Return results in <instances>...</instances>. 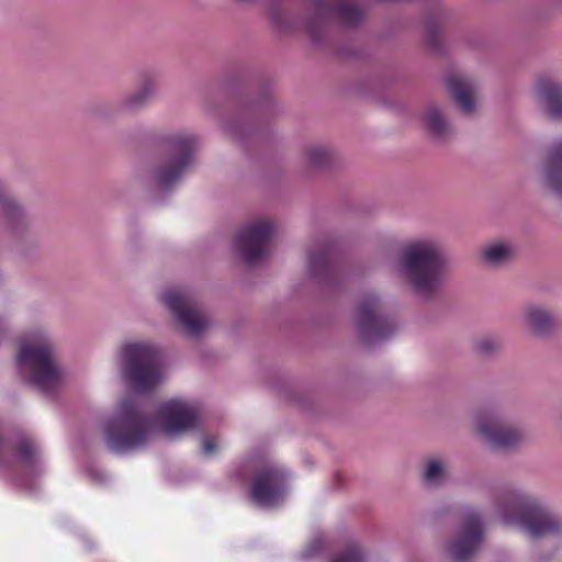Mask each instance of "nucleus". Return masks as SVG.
<instances>
[{"label": "nucleus", "instance_id": "1", "mask_svg": "<svg viewBox=\"0 0 562 562\" xmlns=\"http://www.w3.org/2000/svg\"><path fill=\"white\" fill-rule=\"evenodd\" d=\"M201 409L188 398L162 402L149 414L137 401H122L104 424V439L110 450L125 453L144 447L158 435L178 437L198 427Z\"/></svg>", "mask_w": 562, "mask_h": 562}, {"label": "nucleus", "instance_id": "2", "mask_svg": "<svg viewBox=\"0 0 562 562\" xmlns=\"http://www.w3.org/2000/svg\"><path fill=\"white\" fill-rule=\"evenodd\" d=\"M397 273L422 297L435 295L443 280V255L440 245L430 238H418L402 246Z\"/></svg>", "mask_w": 562, "mask_h": 562}, {"label": "nucleus", "instance_id": "3", "mask_svg": "<svg viewBox=\"0 0 562 562\" xmlns=\"http://www.w3.org/2000/svg\"><path fill=\"white\" fill-rule=\"evenodd\" d=\"M19 375L44 394L57 391L64 382V371L58 364L52 341L43 334L26 338L16 356Z\"/></svg>", "mask_w": 562, "mask_h": 562}, {"label": "nucleus", "instance_id": "4", "mask_svg": "<svg viewBox=\"0 0 562 562\" xmlns=\"http://www.w3.org/2000/svg\"><path fill=\"white\" fill-rule=\"evenodd\" d=\"M499 516L506 525L519 528L530 537L562 532V517L522 491H512L504 495Z\"/></svg>", "mask_w": 562, "mask_h": 562}, {"label": "nucleus", "instance_id": "5", "mask_svg": "<svg viewBox=\"0 0 562 562\" xmlns=\"http://www.w3.org/2000/svg\"><path fill=\"white\" fill-rule=\"evenodd\" d=\"M159 355L158 346L149 340H131L122 345L121 371L134 390L149 391L165 381L167 370L160 363Z\"/></svg>", "mask_w": 562, "mask_h": 562}, {"label": "nucleus", "instance_id": "6", "mask_svg": "<svg viewBox=\"0 0 562 562\" xmlns=\"http://www.w3.org/2000/svg\"><path fill=\"white\" fill-rule=\"evenodd\" d=\"M168 156L151 171L153 184L167 191L188 172L194 160L199 137L191 131H177L164 138Z\"/></svg>", "mask_w": 562, "mask_h": 562}, {"label": "nucleus", "instance_id": "7", "mask_svg": "<svg viewBox=\"0 0 562 562\" xmlns=\"http://www.w3.org/2000/svg\"><path fill=\"white\" fill-rule=\"evenodd\" d=\"M257 473L251 483L250 495L262 508H274L285 498L289 475L284 468L270 458L251 459Z\"/></svg>", "mask_w": 562, "mask_h": 562}, {"label": "nucleus", "instance_id": "8", "mask_svg": "<svg viewBox=\"0 0 562 562\" xmlns=\"http://www.w3.org/2000/svg\"><path fill=\"white\" fill-rule=\"evenodd\" d=\"M160 300L187 336L198 337L210 326L209 315L198 307L188 291L168 288L160 294Z\"/></svg>", "mask_w": 562, "mask_h": 562}, {"label": "nucleus", "instance_id": "9", "mask_svg": "<svg viewBox=\"0 0 562 562\" xmlns=\"http://www.w3.org/2000/svg\"><path fill=\"white\" fill-rule=\"evenodd\" d=\"M273 235V226L268 220L249 224L237 236L236 247L247 263H256L263 259L269 250Z\"/></svg>", "mask_w": 562, "mask_h": 562}, {"label": "nucleus", "instance_id": "10", "mask_svg": "<svg viewBox=\"0 0 562 562\" xmlns=\"http://www.w3.org/2000/svg\"><path fill=\"white\" fill-rule=\"evenodd\" d=\"M476 431L494 449H507L522 442L525 429L509 425L499 415L481 416L476 422Z\"/></svg>", "mask_w": 562, "mask_h": 562}, {"label": "nucleus", "instance_id": "11", "mask_svg": "<svg viewBox=\"0 0 562 562\" xmlns=\"http://www.w3.org/2000/svg\"><path fill=\"white\" fill-rule=\"evenodd\" d=\"M483 539V526L474 509L462 513L461 526L448 546V552L457 562H463L479 548Z\"/></svg>", "mask_w": 562, "mask_h": 562}, {"label": "nucleus", "instance_id": "12", "mask_svg": "<svg viewBox=\"0 0 562 562\" xmlns=\"http://www.w3.org/2000/svg\"><path fill=\"white\" fill-rule=\"evenodd\" d=\"M356 323L360 336L368 342L381 340L392 330V324L380 313L379 301L374 295H368L360 301Z\"/></svg>", "mask_w": 562, "mask_h": 562}, {"label": "nucleus", "instance_id": "13", "mask_svg": "<svg viewBox=\"0 0 562 562\" xmlns=\"http://www.w3.org/2000/svg\"><path fill=\"white\" fill-rule=\"evenodd\" d=\"M541 183L549 192L562 196V140L553 145L546 159Z\"/></svg>", "mask_w": 562, "mask_h": 562}, {"label": "nucleus", "instance_id": "14", "mask_svg": "<svg viewBox=\"0 0 562 562\" xmlns=\"http://www.w3.org/2000/svg\"><path fill=\"white\" fill-rule=\"evenodd\" d=\"M447 88L459 109L464 113H471L474 109V83L462 76L451 75L447 78Z\"/></svg>", "mask_w": 562, "mask_h": 562}, {"label": "nucleus", "instance_id": "15", "mask_svg": "<svg viewBox=\"0 0 562 562\" xmlns=\"http://www.w3.org/2000/svg\"><path fill=\"white\" fill-rule=\"evenodd\" d=\"M420 476L428 486H439L446 483L449 477L447 461L439 457H429L422 463Z\"/></svg>", "mask_w": 562, "mask_h": 562}, {"label": "nucleus", "instance_id": "16", "mask_svg": "<svg viewBox=\"0 0 562 562\" xmlns=\"http://www.w3.org/2000/svg\"><path fill=\"white\" fill-rule=\"evenodd\" d=\"M537 93L549 114L562 119V88L551 81H542L537 87Z\"/></svg>", "mask_w": 562, "mask_h": 562}, {"label": "nucleus", "instance_id": "17", "mask_svg": "<svg viewBox=\"0 0 562 562\" xmlns=\"http://www.w3.org/2000/svg\"><path fill=\"white\" fill-rule=\"evenodd\" d=\"M331 268V248L328 245L317 246L308 251L307 270L311 277L323 279Z\"/></svg>", "mask_w": 562, "mask_h": 562}, {"label": "nucleus", "instance_id": "18", "mask_svg": "<svg viewBox=\"0 0 562 562\" xmlns=\"http://www.w3.org/2000/svg\"><path fill=\"white\" fill-rule=\"evenodd\" d=\"M157 79L151 75L144 76L137 89L127 95L123 101V106L126 109H138L144 106L157 92Z\"/></svg>", "mask_w": 562, "mask_h": 562}, {"label": "nucleus", "instance_id": "19", "mask_svg": "<svg viewBox=\"0 0 562 562\" xmlns=\"http://www.w3.org/2000/svg\"><path fill=\"white\" fill-rule=\"evenodd\" d=\"M423 122L425 128L435 137L443 138L452 132L451 124L442 110L436 104H430L426 108L423 114Z\"/></svg>", "mask_w": 562, "mask_h": 562}, {"label": "nucleus", "instance_id": "20", "mask_svg": "<svg viewBox=\"0 0 562 562\" xmlns=\"http://www.w3.org/2000/svg\"><path fill=\"white\" fill-rule=\"evenodd\" d=\"M526 324L537 334H544L553 326L550 312L540 305H528L524 308Z\"/></svg>", "mask_w": 562, "mask_h": 562}, {"label": "nucleus", "instance_id": "21", "mask_svg": "<svg viewBox=\"0 0 562 562\" xmlns=\"http://www.w3.org/2000/svg\"><path fill=\"white\" fill-rule=\"evenodd\" d=\"M327 14H333L347 24H352L361 19L362 10L351 0H330Z\"/></svg>", "mask_w": 562, "mask_h": 562}, {"label": "nucleus", "instance_id": "22", "mask_svg": "<svg viewBox=\"0 0 562 562\" xmlns=\"http://www.w3.org/2000/svg\"><path fill=\"white\" fill-rule=\"evenodd\" d=\"M302 159L306 168L317 169L329 162L330 151L325 146L312 145L305 148Z\"/></svg>", "mask_w": 562, "mask_h": 562}, {"label": "nucleus", "instance_id": "23", "mask_svg": "<svg viewBox=\"0 0 562 562\" xmlns=\"http://www.w3.org/2000/svg\"><path fill=\"white\" fill-rule=\"evenodd\" d=\"M513 247L508 243L497 241L490 244L483 250V258L490 265H501L513 256Z\"/></svg>", "mask_w": 562, "mask_h": 562}, {"label": "nucleus", "instance_id": "24", "mask_svg": "<svg viewBox=\"0 0 562 562\" xmlns=\"http://www.w3.org/2000/svg\"><path fill=\"white\" fill-rule=\"evenodd\" d=\"M15 450L18 460L24 464H33L40 461L41 449L31 438H21Z\"/></svg>", "mask_w": 562, "mask_h": 562}, {"label": "nucleus", "instance_id": "25", "mask_svg": "<svg viewBox=\"0 0 562 562\" xmlns=\"http://www.w3.org/2000/svg\"><path fill=\"white\" fill-rule=\"evenodd\" d=\"M330 562H370V559L362 548L351 546L337 554Z\"/></svg>", "mask_w": 562, "mask_h": 562}, {"label": "nucleus", "instance_id": "26", "mask_svg": "<svg viewBox=\"0 0 562 562\" xmlns=\"http://www.w3.org/2000/svg\"><path fill=\"white\" fill-rule=\"evenodd\" d=\"M324 548V538L322 535H316L301 553V559L307 561L316 557Z\"/></svg>", "mask_w": 562, "mask_h": 562}, {"label": "nucleus", "instance_id": "27", "mask_svg": "<svg viewBox=\"0 0 562 562\" xmlns=\"http://www.w3.org/2000/svg\"><path fill=\"white\" fill-rule=\"evenodd\" d=\"M0 211L5 216L15 215L19 212L16 202L2 190H0Z\"/></svg>", "mask_w": 562, "mask_h": 562}, {"label": "nucleus", "instance_id": "28", "mask_svg": "<svg viewBox=\"0 0 562 562\" xmlns=\"http://www.w3.org/2000/svg\"><path fill=\"white\" fill-rule=\"evenodd\" d=\"M499 348V341L493 337H484L476 342V349L482 353H491Z\"/></svg>", "mask_w": 562, "mask_h": 562}, {"label": "nucleus", "instance_id": "29", "mask_svg": "<svg viewBox=\"0 0 562 562\" xmlns=\"http://www.w3.org/2000/svg\"><path fill=\"white\" fill-rule=\"evenodd\" d=\"M221 447V440L217 437H206L202 441V452L205 456L213 454Z\"/></svg>", "mask_w": 562, "mask_h": 562}, {"label": "nucleus", "instance_id": "30", "mask_svg": "<svg viewBox=\"0 0 562 562\" xmlns=\"http://www.w3.org/2000/svg\"><path fill=\"white\" fill-rule=\"evenodd\" d=\"M8 327V322L5 317L0 316V333L4 331Z\"/></svg>", "mask_w": 562, "mask_h": 562}]
</instances>
